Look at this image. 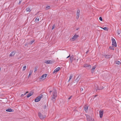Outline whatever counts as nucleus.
Returning a JSON list of instances; mask_svg holds the SVG:
<instances>
[{"label": "nucleus", "instance_id": "f257e3e1", "mask_svg": "<svg viewBox=\"0 0 121 121\" xmlns=\"http://www.w3.org/2000/svg\"><path fill=\"white\" fill-rule=\"evenodd\" d=\"M52 100L53 101H55L57 97V93L56 91L54 89L52 91Z\"/></svg>", "mask_w": 121, "mask_h": 121}, {"label": "nucleus", "instance_id": "f03ea898", "mask_svg": "<svg viewBox=\"0 0 121 121\" xmlns=\"http://www.w3.org/2000/svg\"><path fill=\"white\" fill-rule=\"evenodd\" d=\"M112 45L113 47H116L117 46V44L115 39L114 38L112 39Z\"/></svg>", "mask_w": 121, "mask_h": 121}, {"label": "nucleus", "instance_id": "7ed1b4c3", "mask_svg": "<svg viewBox=\"0 0 121 121\" xmlns=\"http://www.w3.org/2000/svg\"><path fill=\"white\" fill-rule=\"evenodd\" d=\"M78 35H75L72 38L70 39L71 41H73L75 40L78 37Z\"/></svg>", "mask_w": 121, "mask_h": 121}, {"label": "nucleus", "instance_id": "20e7f679", "mask_svg": "<svg viewBox=\"0 0 121 121\" xmlns=\"http://www.w3.org/2000/svg\"><path fill=\"white\" fill-rule=\"evenodd\" d=\"M87 121H95L94 118H92L90 116H86Z\"/></svg>", "mask_w": 121, "mask_h": 121}, {"label": "nucleus", "instance_id": "39448f33", "mask_svg": "<svg viewBox=\"0 0 121 121\" xmlns=\"http://www.w3.org/2000/svg\"><path fill=\"white\" fill-rule=\"evenodd\" d=\"M39 116L41 119H43L46 117L45 115L43 116L41 113L39 112Z\"/></svg>", "mask_w": 121, "mask_h": 121}, {"label": "nucleus", "instance_id": "423d86ee", "mask_svg": "<svg viewBox=\"0 0 121 121\" xmlns=\"http://www.w3.org/2000/svg\"><path fill=\"white\" fill-rule=\"evenodd\" d=\"M80 11L79 10H78L77 11L76 13V18L77 19H78L79 18L80 15Z\"/></svg>", "mask_w": 121, "mask_h": 121}, {"label": "nucleus", "instance_id": "0eeeda50", "mask_svg": "<svg viewBox=\"0 0 121 121\" xmlns=\"http://www.w3.org/2000/svg\"><path fill=\"white\" fill-rule=\"evenodd\" d=\"M42 98V96H38L35 99V101L36 102H37L39 101Z\"/></svg>", "mask_w": 121, "mask_h": 121}, {"label": "nucleus", "instance_id": "6e6552de", "mask_svg": "<svg viewBox=\"0 0 121 121\" xmlns=\"http://www.w3.org/2000/svg\"><path fill=\"white\" fill-rule=\"evenodd\" d=\"M60 67H58L54 70L53 73H57L60 70Z\"/></svg>", "mask_w": 121, "mask_h": 121}, {"label": "nucleus", "instance_id": "1a4fd4ad", "mask_svg": "<svg viewBox=\"0 0 121 121\" xmlns=\"http://www.w3.org/2000/svg\"><path fill=\"white\" fill-rule=\"evenodd\" d=\"M104 111H100L99 112V117L100 118H102V117Z\"/></svg>", "mask_w": 121, "mask_h": 121}, {"label": "nucleus", "instance_id": "9d476101", "mask_svg": "<svg viewBox=\"0 0 121 121\" xmlns=\"http://www.w3.org/2000/svg\"><path fill=\"white\" fill-rule=\"evenodd\" d=\"M104 56L107 59L112 58V56L110 55H104Z\"/></svg>", "mask_w": 121, "mask_h": 121}, {"label": "nucleus", "instance_id": "9b49d317", "mask_svg": "<svg viewBox=\"0 0 121 121\" xmlns=\"http://www.w3.org/2000/svg\"><path fill=\"white\" fill-rule=\"evenodd\" d=\"M74 56L73 55L70 56V60L71 63L72 62L73 60V58H74Z\"/></svg>", "mask_w": 121, "mask_h": 121}, {"label": "nucleus", "instance_id": "f8f14e48", "mask_svg": "<svg viewBox=\"0 0 121 121\" xmlns=\"http://www.w3.org/2000/svg\"><path fill=\"white\" fill-rule=\"evenodd\" d=\"M47 75V74H43L40 77V78L41 79H42L43 78H45L46 77Z\"/></svg>", "mask_w": 121, "mask_h": 121}, {"label": "nucleus", "instance_id": "ddd939ff", "mask_svg": "<svg viewBox=\"0 0 121 121\" xmlns=\"http://www.w3.org/2000/svg\"><path fill=\"white\" fill-rule=\"evenodd\" d=\"M6 111L7 112H13L14 110H13L11 109V108H9L6 110Z\"/></svg>", "mask_w": 121, "mask_h": 121}, {"label": "nucleus", "instance_id": "4468645a", "mask_svg": "<svg viewBox=\"0 0 121 121\" xmlns=\"http://www.w3.org/2000/svg\"><path fill=\"white\" fill-rule=\"evenodd\" d=\"M47 64H52V62L50 60H46L45 62Z\"/></svg>", "mask_w": 121, "mask_h": 121}, {"label": "nucleus", "instance_id": "2eb2a0df", "mask_svg": "<svg viewBox=\"0 0 121 121\" xmlns=\"http://www.w3.org/2000/svg\"><path fill=\"white\" fill-rule=\"evenodd\" d=\"M15 53L14 51L12 52L9 55V56L11 57L13 56L15 54Z\"/></svg>", "mask_w": 121, "mask_h": 121}, {"label": "nucleus", "instance_id": "dca6fc26", "mask_svg": "<svg viewBox=\"0 0 121 121\" xmlns=\"http://www.w3.org/2000/svg\"><path fill=\"white\" fill-rule=\"evenodd\" d=\"M104 88V87H99L98 86L96 87V91H97L98 90H101L102 89Z\"/></svg>", "mask_w": 121, "mask_h": 121}, {"label": "nucleus", "instance_id": "f3484780", "mask_svg": "<svg viewBox=\"0 0 121 121\" xmlns=\"http://www.w3.org/2000/svg\"><path fill=\"white\" fill-rule=\"evenodd\" d=\"M96 66H93L91 72L92 73H93L94 72V70L96 68Z\"/></svg>", "mask_w": 121, "mask_h": 121}, {"label": "nucleus", "instance_id": "a211bd4d", "mask_svg": "<svg viewBox=\"0 0 121 121\" xmlns=\"http://www.w3.org/2000/svg\"><path fill=\"white\" fill-rule=\"evenodd\" d=\"M33 93L32 92H30V93L28 94L27 96V98H29V97L30 96L32 95L33 94Z\"/></svg>", "mask_w": 121, "mask_h": 121}, {"label": "nucleus", "instance_id": "6ab92c4d", "mask_svg": "<svg viewBox=\"0 0 121 121\" xmlns=\"http://www.w3.org/2000/svg\"><path fill=\"white\" fill-rule=\"evenodd\" d=\"M26 11L27 12H30L31 11V9L30 7H28L26 9Z\"/></svg>", "mask_w": 121, "mask_h": 121}, {"label": "nucleus", "instance_id": "aec40b11", "mask_svg": "<svg viewBox=\"0 0 121 121\" xmlns=\"http://www.w3.org/2000/svg\"><path fill=\"white\" fill-rule=\"evenodd\" d=\"M88 109V106H86L84 107L85 111L86 112H87Z\"/></svg>", "mask_w": 121, "mask_h": 121}, {"label": "nucleus", "instance_id": "412c9836", "mask_svg": "<svg viewBox=\"0 0 121 121\" xmlns=\"http://www.w3.org/2000/svg\"><path fill=\"white\" fill-rule=\"evenodd\" d=\"M33 71L32 70H30L29 72V75L28 77H29L32 74Z\"/></svg>", "mask_w": 121, "mask_h": 121}, {"label": "nucleus", "instance_id": "4be33fe9", "mask_svg": "<svg viewBox=\"0 0 121 121\" xmlns=\"http://www.w3.org/2000/svg\"><path fill=\"white\" fill-rule=\"evenodd\" d=\"M79 76H78L77 78V79L75 80V81L76 82H78L80 78H79Z\"/></svg>", "mask_w": 121, "mask_h": 121}, {"label": "nucleus", "instance_id": "5701e85b", "mask_svg": "<svg viewBox=\"0 0 121 121\" xmlns=\"http://www.w3.org/2000/svg\"><path fill=\"white\" fill-rule=\"evenodd\" d=\"M72 77H73V75H70V76L69 77V78L68 80V82H69L70 81L71 79H72Z\"/></svg>", "mask_w": 121, "mask_h": 121}, {"label": "nucleus", "instance_id": "b1692460", "mask_svg": "<svg viewBox=\"0 0 121 121\" xmlns=\"http://www.w3.org/2000/svg\"><path fill=\"white\" fill-rule=\"evenodd\" d=\"M35 41L34 40H33L32 41H30L29 43V44H32L33 43H34Z\"/></svg>", "mask_w": 121, "mask_h": 121}, {"label": "nucleus", "instance_id": "393cba45", "mask_svg": "<svg viewBox=\"0 0 121 121\" xmlns=\"http://www.w3.org/2000/svg\"><path fill=\"white\" fill-rule=\"evenodd\" d=\"M101 28H102V29H103L104 30H106L107 31H108V29L106 27H105L103 28H102L101 27Z\"/></svg>", "mask_w": 121, "mask_h": 121}, {"label": "nucleus", "instance_id": "a878e982", "mask_svg": "<svg viewBox=\"0 0 121 121\" xmlns=\"http://www.w3.org/2000/svg\"><path fill=\"white\" fill-rule=\"evenodd\" d=\"M89 65V64H86L84 65V67H86V68L88 67Z\"/></svg>", "mask_w": 121, "mask_h": 121}, {"label": "nucleus", "instance_id": "bb28decb", "mask_svg": "<svg viewBox=\"0 0 121 121\" xmlns=\"http://www.w3.org/2000/svg\"><path fill=\"white\" fill-rule=\"evenodd\" d=\"M115 63L116 64L119 65L121 64V62L118 61H116L115 62Z\"/></svg>", "mask_w": 121, "mask_h": 121}, {"label": "nucleus", "instance_id": "cd10ccee", "mask_svg": "<svg viewBox=\"0 0 121 121\" xmlns=\"http://www.w3.org/2000/svg\"><path fill=\"white\" fill-rule=\"evenodd\" d=\"M26 66H24L23 67V69H22V71H24L25 70V69L26 68Z\"/></svg>", "mask_w": 121, "mask_h": 121}, {"label": "nucleus", "instance_id": "c85d7f7f", "mask_svg": "<svg viewBox=\"0 0 121 121\" xmlns=\"http://www.w3.org/2000/svg\"><path fill=\"white\" fill-rule=\"evenodd\" d=\"M91 66L89 65L88 67L87 68V69H90L91 68Z\"/></svg>", "mask_w": 121, "mask_h": 121}, {"label": "nucleus", "instance_id": "c756f323", "mask_svg": "<svg viewBox=\"0 0 121 121\" xmlns=\"http://www.w3.org/2000/svg\"><path fill=\"white\" fill-rule=\"evenodd\" d=\"M109 48H110L111 50H114V48L113 47H110Z\"/></svg>", "mask_w": 121, "mask_h": 121}, {"label": "nucleus", "instance_id": "7c9ffc66", "mask_svg": "<svg viewBox=\"0 0 121 121\" xmlns=\"http://www.w3.org/2000/svg\"><path fill=\"white\" fill-rule=\"evenodd\" d=\"M37 67H35V70H34V72H35L37 71Z\"/></svg>", "mask_w": 121, "mask_h": 121}, {"label": "nucleus", "instance_id": "2f4dec72", "mask_svg": "<svg viewBox=\"0 0 121 121\" xmlns=\"http://www.w3.org/2000/svg\"><path fill=\"white\" fill-rule=\"evenodd\" d=\"M117 32L118 34H120L121 33V30H118Z\"/></svg>", "mask_w": 121, "mask_h": 121}, {"label": "nucleus", "instance_id": "473e14b6", "mask_svg": "<svg viewBox=\"0 0 121 121\" xmlns=\"http://www.w3.org/2000/svg\"><path fill=\"white\" fill-rule=\"evenodd\" d=\"M55 24L53 25L52 26V30H53L54 29V28H55Z\"/></svg>", "mask_w": 121, "mask_h": 121}, {"label": "nucleus", "instance_id": "72a5a7b5", "mask_svg": "<svg viewBox=\"0 0 121 121\" xmlns=\"http://www.w3.org/2000/svg\"><path fill=\"white\" fill-rule=\"evenodd\" d=\"M77 59V57H75V58H73V60H75L77 59V61H78V59Z\"/></svg>", "mask_w": 121, "mask_h": 121}, {"label": "nucleus", "instance_id": "f704fd0d", "mask_svg": "<svg viewBox=\"0 0 121 121\" xmlns=\"http://www.w3.org/2000/svg\"><path fill=\"white\" fill-rule=\"evenodd\" d=\"M39 20V18H36L35 19V21H37L38 22Z\"/></svg>", "mask_w": 121, "mask_h": 121}, {"label": "nucleus", "instance_id": "c9c22d12", "mask_svg": "<svg viewBox=\"0 0 121 121\" xmlns=\"http://www.w3.org/2000/svg\"><path fill=\"white\" fill-rule=\"evenodd\" d=\"M99 19L101 21H102V19L101 17H99Z\"/></svg>", "mask_w": 121, "mask_h": 121}, {"label": "nucleus", "instance_id": "e433bc0d", "mask_svg": "<svg viewBox=\"0 0 121 121\" xmlns=\"http://www.w3.org/2000/svg\"><path fill=\"white\" fill-rule=\"evenodd\" d=\"M46 9H49L50 8V7L49 6L47 7H46Z\"/></svg>", "mask_w": 121, "mask_h": 121}, {"label": "nucleus", "instance_id": "4c0bfd02", "mask_svg": "<svg viewBox=\"0 0 121 121\" xmlns=\"http://www.w3.org/2000/svg\"><path fill=\"white\" fill-rule=\"evenodd\" d=\"M72 96H71L68 99H70L71 98Z\"/></svg>", "mask_w": 121, "mask_h": 121}, {"label": "nucleus", "instance_id": "58836bf2", "mask_svg": "<svg viewBox=\"0 0 121 121\" xmlns=\"http://www.w3.org/2000/svg\"><path fill=\"white\" fill-rule=\"evenodd\" d=\"M21 0H19V4H20V3H21Z\"/></svg>", "mask_w": 121, "mask_h": 121}, {"label": "nucleus", "instance_id": "ea45409f", "mask_svg": "<svg viewBox=\"0 0 121 121\" xmlns=\"http://www.w3.org/2000/svg\"><path fill=\"white\" fill-rule=\"evenodd\" d=\"M47 107V106L45 105L44 106V107L43 108H46Z\"/></svg>", "mask_w": 121, "mask_h": 121}, {"label": "nucleus", "instance_id": "a19ab883", "mask_svg": "<svg viewBox=\"0 0 121 121\" xmlns=\"http://www.w3.org/2000/svg\"><path fill=\"white\" fill-rule=\"evenodd\" d=\"M70 56V54H69V55L68 56V57H67L66 58H69Z\"/></svg>", "mask_w": 121, "mask_h": 121}, {"label": "nucleus", "instance_id": "79ce46f5", "mask_svg": "<svg viewBox=\"0 0 121 121\" xmlns=\"http://www.w3.org/2000/svg\"><path fill=\"white\" fill-rule=\"evenodd\" d=\"M52 92V91H49V93H51Z\"/></svg>", "mask_w": 121, "mask_h": 121}, {"label": "nucleus", "instance_id": "37998d69", "mask_svg": "<svg viewBox=\"0 0 121 121\" xmlns=\"http://www.w3.org/2000/svg\"><path fill=\"white\" fill-rule=\"evenodd\" d=\"M88 52H89V50H88L86 52V53L87 54L88 53Z\"/></svg>", "mask_w": 121, "mask_h": 121}, {"label": "nucleus", "instance_id": "c03bdc74", "mask_svg": "<svg viewBox=\"0 0 121 121\" xmlns=\"http://www.w3.org/2000/svg\"><path fill=\"white\" fill-rule=\"evenodd\" d=\"M81 91H82L83 90V89L82 88H81Z\"/></svg>", "mask_w": 121, "mask_h": 121}, {"label": "nucleus", "instance_id": "a18cd8bd", "mask_svg": "<svg viewBox=\"0 0 121 121\" xmlns=\"http://www.w3.org/2000/svg\"><path fill=\"white\" fill-rule=\"evenodd\" d=\"M79 29V28H77L76 29V30H78Z\"/></svg>", "mask_w": 121, "mask_h": 121}, {"label": "nucleus", "instance_id": "49530a36", "mask_svg": "<svg viewBox=\"0 0 121 121\" xmlns=\"http://www.w3.org/2000/svg\"><path fill=\"white\" fill-rule=\"evenodd\" d=\"M28 92H26V93H27Z\"/></svg>", "mask_w": 121, "mask_h": 121}, {"label": "nucleus", "instance_id": "de8ad7c7", "mask_svg": "<svg viewBox=\"0 0 121 121\" xmlns=\"http://www.w3.org/2000/svg\"><path fill=\"white\" fill-rule=\"evenodd\" d=\"M22 95H23V94H22V95H21V96H22Z\"/></svg>", "mask_w": 121, "mask_h": 121}]
</instances>
